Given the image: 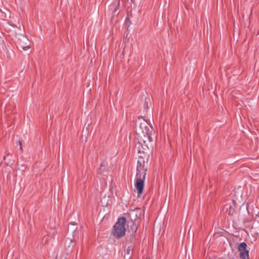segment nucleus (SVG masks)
I'll list each match as a JSON object with an SVG mask.
<instances>
[{
	"mask_svg": "<svg viewBox=\"0 0 259 259\" xmlns=\"http://www.w3.org/2000/svg\"><path fill=\"white\" fill-rule=\"evenodd\" d=\"M147 170V168L145 166V160L143 158L138 160L135 184L138 196H140L143 192Z\"/></svg>",
	"mask_w": 259,
	"mask_h": 259,
	"instance_id": "f257e3e1",
	"label": "nucleus"
},
{
	"mask_svg": "<svg viewBox=\"0 0 259 259\" xmlns=\"http://www.w3.org/2000/svg\"><path fill=\"white\" fill-rule=\"evenodd\" d=\"M126 222V219L124 217L118 219L114 226V230L112 232V234L115 237L118 238L125 235L126 231L125 225Z\"/></svg>",
	"mask_w": 259,
	"mask_h": 259,
	"instance_id": "f03ea898",
	"label": "nucleus"
},
{
	"mask_svg": "<svg viewBox=\"0 0 259 259\" xmlns=\"http://www.w3.org/2000/svg\"><path fill=\"white\" fill-rule=\"evenodd\" d=\"M140 127L143 134H145V136H146L147 138L146 140H143L144 143H146L147 141L151 142L152 141L151 136L154 132L152 125L146 121H144L140 123Z\"/></svg>",
	"mask_w": 259,
	"mask_h": 259,
	"instance_id": "7ed1b4c3",
	"label": "nucleus"
},
{
	"mask_svg": "<svg viewBox=\"0 0 259 259\" xmlns=\"http://www.w3.org/2000/svg\"><path fill=\"white\" fill-rule=\"evenodd\" d=\"M246 247L247 244L245 242H242L238 245V249L241 259H249V250L246 249Z\"/></svg>",
	"mask_w": 259,
	"mask_h": 259,
	"instance_id": "20e7f679",
	"label": "nucleus"
},
{
	"mask_svg": "<svg viewBox=\"0 0 259 259\" xmlns=\"http://www.w3.org/2000/svg\"><path fill=\"white\" fill-rule=\"evenodd\" d=\"M225 206L229 215H233L235 213L236 208V202L235 200L233 199L228 200V202L225 204Z\"/></svg>",
	"mask_w": 259,
	"mask_h": 259,
	"instance_id": "39448f33",
	"label": "nucleus"
},
{
	"mask_svg": "<svg viewBox=\"0 0 259 259\" xmlns=\"http://www.w3.org/2000/svg\"><path fill=\"white\" fill-rule=\"evenodd\" d=\"M246 188L247 190H249V195L252 194V193H254L255 191V188L251 185H249L248 186H246Z\"/></svg>",
	"mask_w": 259,
	"mask_h": 259,
	"instance_id": "423d86ee",
	"label": "nucleus"
},
{
	"mask_svg": "<svg viewBox=\"0 0 259 259\" xmlns=\"http://www.w3.org/2000/svg\"><path fill=\"white\" fill-rule=\"evenodd\" d=\"M132 251V248L131 247H128L126 248V255L127 256V257H130V254Z\"/></svg>",
	"mask_w": 259,
	"mask_h": 259,
	"instance_id": "0eeeda50",
	"label": "nucleus"
},
{
	"mask_svg": "<svg viewBox=\"0 0 259 259\" xmlns=\"http://www.w3.org/2000/svg\"><path fill=\"white\" fill-rule=\"evenodd\" d=\"M19 48L24 51H26V50H27L28 49H29L30 48V47L28 45L24 46V45H19Z\"/></svg>",
	"mask_w": 259,
	"mask_h": 259,
	"instance_id": "6e6552de",
	"label": "nucleus"
},
{
	"mask_svg": "<svg viewBox=\"0 0 259 259\" xmlns=\"http://www.w3.org/2000/svg\"><path fill=\"white\" fill-rule=\"evenodd\" d=\"M120 8V2H119V0H117V6L114 10V12H115L117 10H118Z\"/></svg>",
	"mask_w": 259,
	"mask_h": 259,
	"instance_id": "1a4fd4ad",
	"label": "nucleus"
},
{
	"mask_svg": "<svg viewBox=\"0 0 259 259\" xmlns=\"http://www.w3.org/2000/svg\"><path fill=\"white\" fill-rule=\"evenodd\" d=\"M18 145H19V147H20V149L21 150H22V142H21V141H19L18 142Z\"/></svg>",
	"mask_w": 259,
	"mask_h": 259,
	"instance_id": "9d476101",
	"label": "nucleus"
},
{
	"mask_svg": "<svg viewBox=\"0 0 259 259\" xmlns=\"http://www.w3.org/2000/svg\"><path fill=\"white\" fill-rule=\"evenodd\" d=\"M5 154V155L4 156V160H6V155H7V156L11 155V154L8 151L6 152Z\"/></svg>",
	"mask_w": 259,
	"mask_h": 259,
	"instance_id": "9b49d317",
	"label": "nucleus"
},
{
	"mask_svg": "<svg viewBox=\"0 0 259 259\" xmlns=\"http://www.w3.org/2000/svg\"><path fill=\"white\" fill-rule=\"evenodd\" d=\"M71 229L72 230V233H73V231L76 229V228H75V229H74L73 228Z\"/></svg>",
	"mask_w": 259,
	"mask_h": 259,
	"instance_id": "f8f14e48",
	"label": "nucleus"
},
{
	"mask_svg": "<svg viewBox=\"0 0 259 259\" xmlns=\"http://www.w3.org/2000/svg\"><path fill=\"white\" fill-rule=\"evenodd\" d=\"M102 166H103V165H101L100 169H101V168H102Z\"/></svg>",
	"mask_w": 259,
	"mask_h": 259,
	"instance_id": "ddd939ff",
	"label": "nucleus"
},
{
	"mask_svg": "<svg viewBox=\"0 0 259 259\" xmlns=\"http://www.w3.org/2000/svg\"><path fill=\"white\" fill-rule=\"evenodd\" d=\"M63 259H65V258H63Z\"/></svg>",
	"mask_w": 259,
	"mask_h": 259,
	"instance_id": "4468645a",
	"label": "nucleus"
},
{
	"mask_svg": "<svg viewBox=\"0 0 259 259\" xmlns=\"http://www.w3.org/2000/svg\"><path fill=\"white\" fill-rule=\"evenodd\" d=\"M15 259H17V258H15Z\"/></svg>",
	"mask_w": 259,
	"mask_h": 259,
	"instance_id": "2eb2a0df",
	"label": "nucleus"
}]
</instances>
